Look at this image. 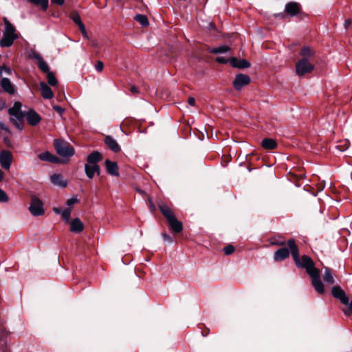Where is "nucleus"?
I'll use <instances>...</instances> for the list:
<instances>
[{"label":"nucleus","instance_id":"obj_15","mask_svg":"<svg viewBox=\"0 0 352 352\" xmlns=\"http://www.w3.org/2000/svg\"><path fill=\"white\" fill-rule=\"evenodd\" d=\"M85 174L89 179H92L95 173H100V167L98 164H85Z\"/></svg>","mask_w":352,"mask_h":352},{"label":"nucleus","instance_id":"obj_8","mask_svg":"<svg viewBox=\"0 0 352 352\" xmlns=\"http://www.w3.org/2000/svg\"><path fill=\"white\" fill-rule=\"evenodd\" d=\"M12 162V155L10 151L3 150L0 152V164L3 168L8 170Z\"/></svg>","mask_w":352,"mask_h":352},{"label":"nucleus","instance_id":"obj_21","mask_svg":"<svg viewBox=\"0 0 352 352\" xmlns=\"http://www.w3.org/2000/svg\"><path fill=\"white\" fill-rule=\"evenodd\" d=\"M170 230L175 233H179L183 230L182 223L178 221L176 217L168 221Z\"/></svg>","mask_w":352,"mask_h":352},{"label":"nucleus","instance_id":"obj_56","mask_svg":"<svg viewBox=\"0 0 352 352\" xmlns=\"http://www.w3.org/2000/svg\"><path fill=\"white\" fill-rule=\"evenodd\" d=\"M92 45L94 47H98V43L96 41H92Z\"/></svg>","mask_w":352,"mask_h":352},{"label":"nucleus","instance_id":"obj_11","mask_svg":"<svg viewBox=\"0 0 352 352\" xmlns=\"http://www.w3.org/2000/svg\"><path fill=\"white\" fill-rule=\"evenodd\" d=\"M30 57L36 59L38 62V68L44 73H48L50 71L47 63L43 60L42 56L36 51H32L30 54Z\"/></svg>","mask_w":352,"mask_h":352},{"label":"nucleus","instance_id":"obj_18","mask_svg":"<svg viewBox=\"0 0 352 352\" xmlns=\"http://www.w3.org/2000/svg\"><path fill=\"white\" fill-rule=\"evenodd\" d=\"M105 166L109 174L116 177L119 175L118 166L116 162L106 160Z\"/></svg>","mask_w":352,"mask_h":352},{"label":"nucleus","instance_id":"obj_48","mask_svg":"<svg viewBox=\"0 0 352 352\" xmlns=\"http://www.w3.org/2000/svg\"><path fill=\"white\" fill-rule=\"evenodd\" d=\"M0 129L5 131H7V132L9 131L8 127L5 125V124L1 121H0Z\"/></svg>","mask_w":352,"mask_h":352},{"label":"nucleus","instance_id":"obj_26","mask_svg":"<svg viewBox=\"0 0 352 352\" xmlns=\"http://www.w3.org/2000/svg\"><path fill=\"white\" fill-rule=\"evenodd\" d=\"M261 146L267 150H272L277 147V143L271 138H264L261 142Z\"/></svg>","mask_w":352,"mask_h":352},{"label":"nucleus","instance_id":"obj_30","mask_svg":"<svg viewBox=\"0 0 352 352\" xmlns=\"http://www.w3.org/2000/svg\"><path fill=\"white\" fill-rule=\"evenodd\" d=\"M28 1L36 6H41V8L45 11L48 8V0H28Z\"/></svg>","mask_w":352,"mask_h":352},{"label":"nucleus","instance_id":"obj_3","mask_svg":"<svg viewBox=\"0 0 352 352\" xmlns=\"http://www.w3.org/2000/svg\"><path fill=\"white\" fill-rule=\"evenodd\" d=\"M22 104L20 102H15L13 107L10 108L8 113L11 116L10 120L19 129H22L25 113L21 111Z\"/></svg>","mask_w":352,"mask_h":352},{"label":"nucleus","instance_id":"obj_33","mask_svg":"<svg viewBox=\"0 0 352 352\" xmlns=\"http://www.w3.org/2000/svg\"><path fill=\"white\" fill-rule=\"evenodd\" d=\"M38 157L41 161H44V162H50L54 160L53 155L49 151H45V152L40 153L38 155Z\"/></svg>","mask_w":352,"mask_h":352},{"label":"nucleus","instance_id":"obj_10","mask_svg":"<svg viewBox=\"0 0 352 352\" xmlns=\"http://www.w3.org/2000/svg\"><path fill=\"white\" fill-rule=\"evenodd\" d=\"M301 6L297 2H289L285 5V13L288 16L292 17L300 13Z\"/></svg>","mask_w":352,"mask_h":352},{"label":"nucleus","instance_id":"obj_52","mask_svg":"<svg viewBox=\"0 0 352 352\" xmlns=\"http://www.w3.org/2000/svg\"><path fill=\"white\" fill-rule=\"evenodd\" d=\"M53 211L56 213V214H61V212L63 211L62 209L60 208H53Z\"/></svg>","mask_w":352,"mask_h":352},{"label":"nucleus","instance_id":"obj_47","mask_svg":"<svg viewBox=\"0 0 352 352\" xmlns=\"http://www.w3.org/2000/svg\"><path fill=\"white\" fill-rule=\"evenodd\" d=\"M188 103L190 106H194L195 104V100L194 98L190 97L188 100Z\"/></svg>","mask_w":352,"mask_h":352},{"label":"nucleus","instance_id":"obj_45","mask_svg":"<svg viewBox=\"0 0 352 352\" xmlns=\"http://www.w3.org/2000/svg\"><path fill=\"white\" fill-rule=\"evenodd\" d=\"M273 245H278V246H284L286 243L283 241H275L272 242Z\"/></svg>","mask_w":352,"mask_h":352},{"label":"nucleus","instance_id":"obj_28","mask_svg":"<svg viewBox=\"0 0 352 352\" xmlns=\"http://www.w3.org/2000/svg\"><path fill=\"white\" fill-rule=\"evenodd\" d=\"M230 47L228 45H221L218 47L210 48L209 52L212 54H223L228 52Z\"/></svg>","mask_w":352,"mask_h":352},{"label":"nucleus","instance_id":"obj_34","mask_svg":"<svg viewBox=\"0 0 352 352\" xmlns=\"http://www.w3.org/2000/svg\"><path fill=\"white\" fill-rule=\"evenodd\" d=\"M47 78L49 85L51 86H55L57 84V80L52 72L47 73Z\"/></svg>","mask_w":352,"mask_h":352},{"label":"nucleus","instance_id":"obj_23","mask_svg":"<svg viewBox=\"0 0 352 352\" xmlns=\"http://www.w3.org/2000/svg\"><path fill=\"white\" fill-rule=\"evenodd\" d=\"M159 208L168 221L175 217L173 212L166 204H160Z\"/></svg>","mask_w":352,"mask_h":352},{"label":"nucleus","instance_id":"obj_55","mask_svg":"<svg viewBox=\"0 0 352 352\" xmlns=\"http://www.w3.org/2000/svg\"><path fill=\"white\" fill-rule=\"evenodd\" d=\"M349 311H352V301L348 304Z\"/></svg>","mask_w":352,"mask_h":352},{"label":"nucleus","instance_id":"obj_36","mask_svg":"<svg viewBox=\"0 0 352 352\" xmlns=\"http://www.w3.org/2000/svg\"><path fill=\"white\" fill-rule=\"evenodd\" d=\"M8 197L7 194L0 188V202H8Z\"/></svg>","mask_w":352,"mask_h":352},{"label":"nucleus","instance_id":"obj_46","mask_svg":"<svg viewBox=\"0 0 352 352\" xmlns=\"http://www.w3.org/2000/svg\"><path fill=\"white\" fill-rule=\"evenodd\" d=\"M351 25V19H346L345 20L344 23V26L345 28V29H348Z\"/></svg>","mask_w":352,"mask_h":352},{"label":"nucleus","instance_id":"obj_6","mask_svg":"<svg viewBox=\"0 0 352 352\" xmlns=\"http://www.w3.org/2000/svg\"><path fill=\"white\" fill-rule=\"evenodd\" d=\"M29 210L31 214L35 217L41 216L45 212L42 201L36 197H32Z\"/></svg>","mask_w":352,"mask_h":352},{"label":"nucleus","instance_id":"obj_27","mask_svg":"<svg viewBox=\"0 0 352 352\" xmlns=\"http://www.w3.org/2000/svg\"><path fill=\"white\" fill-rule=\"evenodd\" d=\"M323 279L325 283L330 285L333 284L335 282L331 271L328 267H324V274Z\"/></svg>","mask_w":352,"mask_h":352},{"label":"nucleus","instance_id":"obj_2","mask_svg":"<svg viewBox=\"0 0 352 352\" xmlns=\"http://www.w3.org/2000/svg\"><path fill=\"white\" fill-rule=\"evenodd\" d=\"M3 23L5 25V30L3 31V37L0 41V45L1 47H10L14 41L18 38V35L16 33L15 27L8 20L7 18H3Z\"/></svg>","mask_w":352,"mask_h":352},{"label":"nucleus","instance_id":"obj_16","mask_svg":"<svg viewBox=\"0 0 352 352\" xmlns=\"http://www.w3.org/2000/svg\"><path fill=\"white\" fill-rule=\"evenodd\" d=\"M84 229V224L79 218L74 219L70 223V231L74 233H80Z\"/></svg>","mask_w":352,"mask_h":352},{"label":"nucleus","instance_id":"obj_13","mask_svg":"<svg viewBox=\"0 0 352 352\" xmlns=\"http://www.w3.org/2000/svg\"><path fill=\"white\" fill-rule=\"evenodd\" d=\"M230 63L233 67L239 69L248 68L250 67V63L245 59H237L235 57L230 58Z\"/></svg>","mask_w":352,"mask_h":352},{"label":"nucleus","instance_id":"obj_43","mask_svg":"<svg viewBox=\"0 0 352 352\" xmlns=\"http://www.w3.org/2000/svg\"><path fill=\"white\" fill-rule=\"evenodd\" d=\"M162 237L165 241H168V243L173 242L172 238L168 234H167L166 233L162 234Z\"/></svg>","mask_w":352,"mask_h":352},{"label":"nucleus","instance_id":"obj_32","mask_svg":"<svg viewBox=\"0 0 352 352\" xmlns=\"http://www.w3.org/2000/svg\"><path fill=\"white\" fill-rule=\"evenodd\" d=\"M302 58H308L314 56V52L309 47H303L300 52Z\"/></svg>","mask_w":352,"mask_h":352},{"label":"nucleus","instance_id":"obj_20","mask_svg":"<svg viewBox=\"0 0 352 352\" xmlns=\"http://www.w3.org/2000/svg\"><path fill=\"white\" fill-rule=\"evenodd\" d=\"M50 182L55 186H58L61 188L66 187L67 185V180L63 179V176L60 174H53L50 177Z\"/></svg>","mask_w":352,"mask_h":352},{"label":"nucleus","instance_id":"obj_24","mask_svg":"<svg viewBox=\"0 0 352 352\" xmlns=\"http://www.w3.org/2000/svg\"><path fill=\"white\" fill-rule=\"evenodd\" d=\"M42 96L45 99H51L54 94L51 88L44 82L40 83Z\"/></svg>","mask_w":352,"mask_h":352},{"label":"nucleus","instance_id":"obj_1","mask_svg":"<svg viewBox=\"0 0 352 352\" xmlns=\"http://www.w3.org/2000/svg\"><path fill=\"white\" fill-rule=\"evenodd\" d=\"M287 244L296 266L305 269L307 273L311 278V283L314 289L320 294H324V289L320 277V272L315 267L312 259L307 255H303L300 258L299 250L294 239L288 240Z\"/></svg>","mask_w":352,"mask_h":352},{"label":"nucleus","instance_id":"obj_12","mask_svg":"<svg viewBox=\"0 0 352 352\" xmlns=\"http://www.w3.org/2000/svg\"><path fill=\"white\" fill-rule=\"evenodd\" d=\"M25 116L28 122L32 126H36L41 120V116L32 109L29 110Z\"/></svg>","mask_w":352,"mask_h":352},{"label":"nucleus","instance_id":"obj_54","mask_svg":"<svg viewBox=\"0 0 352 352\" xmlns=\"http://www.w3.org/2000/svg\"><path fill=\"white\" fill-rule=\"evenodd\" d=\"M3 171L0 169V182L3 179Z\"/></svg>","mask_w":352,"mask_h":352},{"label":"nucleus","instance_id":"obj_31","mask_svg":"<svg viewBox=\"0 0 352 352\" xmlns=\"http://www.w3.org/2000/svg\"><path fill=\"white\" fill-rule=\"evenodd\" d=\"M135 21L139 22L143 27L148 25V20L147 17L144 14H136L135 16Z\"/></svg>","mask_w":352,"mask_h":352},{"label":"nucleus","instance_id":"obj_51","mask_svg":"<svg viewBox=\"0 0 352 352\" xmlns=\"http://www.w3.org/2000/svg\"><path fill=\"white\" fill-rule=\"evenodd\" d=\"M130 91L131 92L133 93V94H135L138 92V88L134 86V85H132L131 87H130Z\"/></svg>","mask_w":352,"mask_h":352},{"label":"nucleus","instance_id":"obj_17","mask_svg":"<svg viewBox=\"0 0 352 352\" xmlns=\"http://www.w3.org/2000/svg\"><path fill=\"white\" fill-rule=\"evenodd\" d=\"M289 256V251L286 248L277 250L274 254V260L280 261L287 258Z\"/></svg>","mask_w":352,"mask_h":352},{"label":"nucleus","instance_id":"obj_14","mask_svg":"<svg viewBox=\"0 0 352 352\" xmlns=\"http://www.w3.org/2000/svg\"><path fill=\"white\" fill-rule=\"evenodd\" d=\"M0 85L5 92L10 95L15 93L14 87L8 78H3L1 80Z\"/></svg>","mask_w":352,"mask_h":352},{"label":"nucleus","instance_id":"obj_7","mask_svg":"<svg viewBox=\"0 0 352 352\" xmlns=\"http://www.w3.org/2000/svg\"><path fill=\"white\" fill-rule=\"evenodd\" d=\"M331 294L333 297L338 299L342 304L348 305L349 303V297L340 286L333 287Z\"/></svg>","mask_w":352,"mask_h":352},{"label":"nucleus","instance_id":"obj_41","mask_svg":"<svg viewBox=\"0 0 352 352\" xmlns=\"http://www.w3.org/2000/svg\"><path fill=\"white\" fill-rule=\"evenodd\" d=\"M53 109L57 112L58 113L60 116L64 113L65 111V109L63 108H62L60 106H58V105H54L53 106Z\"/></svg>","mask_w":352,"mask_h":352},{"label":"nucleus","instance_id":"obj_39","mask_svg":"<svg viewBox=\"0 0 352 352\" xmlns=\"http://www.w3.org/2000/svg\"><path fill=\"white\" fill-rule=\"evenodd\" d=\"M216 60L217 62H218L219 63H221V64H226L227 63H230V58H227L224 56H218L217 58H216Z\"/></svg>","mask_w":352,"mask_h":352},{"label":"nucleus","instance_id":"obj_5","mask_svg":"<svg viewBox=\"0 0 352 352\" xmlns=\"http://www.w3.org/2000/svg\"><path fill=\"white\" fill-rule=\"evenodd\" d=\"M313 70L314 65L307 58H302L296 63V72L298 76H303L305 74L311 73Z\"/></svg>","mask_w":352,"mask_h":352},{"label":"nucleus","instance_id":"obj_25","mask_svg":"<svg viewBox=\"0 0 352 352\" xmlns=\"http://www.w3.org/2000/svg\"><path fill=\"white\" fill-rule=\"evenodd\" d=\"M102 155L98 151H94L90 153L87 158V163L91 164H98V162L101 161Z\"/></svg>","mask_w":352,"mask_h":352},{"label":"nucleus","instance_id":"obj_22","mask_svg":"<svg viewBox=\"0 0 352 352\" xmlns=\"http://www.w3.org/2000/svg\"><path fill=\"white\" fill-rule=\"evenodd\" d=\"M104 143L113 152L118 153L120 151V146L117 141L111 136H107L104 139Z\"/></svg>","mask_w":352,"mask_h":352},{"label":"nucleus","instance_id":"obj_53","mask_svg":"<svg viewBox=\"0 0 352 352\" xmlns=\"http://www.w3.org/2000/svg\"><path fill=\"white\" fill-rule=\"evenodd\" d=\"M53 158L54 160L50 161V162L58 163L60 162V160L57 157L53 155Z\"/></svg>","mask_w":352,"mask_h":352},{"label":"nucleus","instance_id":"obj_9","mask_svg":"<svg viewBox=\"0 0 352 352\" xmlns=\"http://www.w3.org/2000/svg\"><path fill=\"white\" fill-rule=\"evenodd\" d=\"M250 82V78L245 74H237L234 80L233 86L236 90H240Z\"/></svg>","mask_w":352,"mask_h":352},{"label":"nucleus","instance_id":"obj_37","mask_svg":"<svg viewBox=\"0 0 352 352\" xmlns=\"http://www.w3.org/2000/svg\"><path fill=\"white\" fill-rule=\"evenodd\" d=\"M225 254L230 255L234 251V248L232 245H228L223 248Z\"/></svg>","mask_w":352,"mask_h":352},{"label":"nucleus","instance_id":"obj_40","mask_svg":"<svg viewBox=\"0 0 352 352\" xmlns=\"http://www.w3.org/2000/svg\"><path fill=\"white\" fill-rule=\"evenodd\" d=\"M3 71H4L6 74H12V69L9 67H1L0 66V76H1L2 73H3Z\"/></svg>","mask_w":352,"mask_h":352},{"label":"nucleus","instance_id":"obj_19","mask_svg":"<svg viewBox=\"0 0 352 352\" xmlns=\"http://www.w3.org/2000/svg\"><path fill=\"white\" fill-rule=\"evenodd\" d=\"M72 19L73 21L78 26L80 31L85 37H88L87 32L85 25L81 21L80 15L77 13H73L72 14Z\"/></svg>","mask_w":352,"mask_h":352},{"label":"nucleus","instance_id":"obj_4","mask_svg":"<svg viewBox=\"0 0 352 352\" xmlns=\"http://www.w3.org/2000/svg\"><path fill=\"white\" fill-rule=\"evenodd\" d=\"M54 146L56 153L64 158H69L74 155V147L67 142L63 140H55Z\"/></svg>","mask_w":352,"mask_h":352},{"label":"nucleus","instance_id":"obj_44","mask_svg":"<svg viewBox=\"0 0 352 352\" xmlns=\"http://www.w3.org/2000/svg\"><path fill=\"white\" fill-rule=\"evenodd\" d=\"M51 2L58 6H63L65 3V0H51Z\"/></svg>","mask_w":352,"mask_h":352},{"label":"nucleus","instance_id":"obj_38","mask_svg":"<svg viewBox=\"0 0 352 352\" xmlns=\"http://www.w3.org/2000/svg\"><path fill=\"white\" fill-rule=\"evenodd\" d=\"M78 202V199L77 197H74L67 200L66 204L67 206L71 207L72 206L77 204Z\"/></svg>","mask_w":352,"mask_h":352},{"label":"nucleus","instance_id":"obj_29","mask_svg":"<svg viewBox=\"0 0 352 352\" xmlns=\"http://www.w3.org/2000/svg\"><path fill=\"white\" fill-rule=\"evenodd\" d=\"M350 146V143L347 139H345L344 140L339 141L338 142V144L336 146V148L341 151L343 152L349 148Z\"/></svg>","mask_w":352,"mask_h":352},{"label":"nucleus","instance_id":"obj_49","mask_svg":"<svg viewBox=\"0 0 352 352\" xmlns=\"http://www.w3.org/2000/svg\"><path fill=\"white\" fill-rule=\"evenodd\" d=\"M6 102L3 100L0 99V111L6 108Z\"/></svg>","mask_w":352,"mask_h":352},{"label":"nucleus","instance_id":"obj_42","mask_svg":"<svg viewBox=\"0 0 352 352\" xmlns=\"http://www.w3.org/2000/svg\"><path fill=\"white\" fill-rule=\"evenodd\" d=\"M96 69L98 71V72H101L102 69H103V67H104V65H103V63L102 61H98L97 63L96 64Z\"/></svg>","mask_w":352,"mask_h":352},{"label":"nucleus","instance_id":"obj_35","mask_svg":"<svg viewBox=\"0 0 352 352\" xmlns=\"http://www.w3.org/2000/svg\"><path fill=\"white\" fill-rule=\"evenodd\" d=\"M71 212H72L71 208H67V209L63 210V211L61 212V216L65 221L68 222L69 221Z\"/></svg>","mask_w":352,"mask_h":352},{"label":"nucleus","instance_id":"obj_50","mask_svg":"<svg viewBox=\"0 0 352 352\" xmlns=\"http://www.w3.org/2000/svg\"><path fill=\"white\" fill-rule=\"evenodd\" d=\"M3 328L2 327V324L1 322H0V337H2L3 336L1 335L2 333H3ZM0 340L3 342V344H4L6 343V342L4 340H2V338H0Z\"/></svg>","mask_w":352,"mask_h":352}]
</instances>
